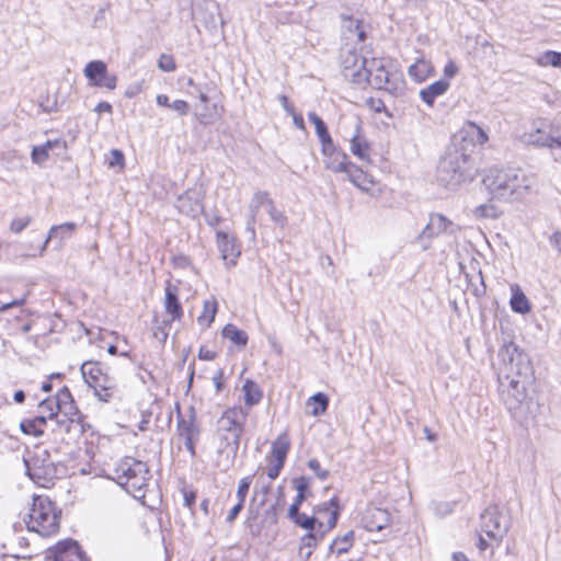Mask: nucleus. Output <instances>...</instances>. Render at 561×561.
<instances>
[{"mask_svg": "<svg viewBox=\"0 0 561 561\" xmlns=\"http://www.w3.org/2000/svg\"><path fill=\"white\" fill-rule=\"evenodd\" d=\"M501 397L510 411L517 410L527 399L534 370L529 356L515 343L507 342L497 353Z\"/></svg>", "mask_w": 561, "mask_h": 561, "instance_id": "f257e3e1", "label": "nucleus"}, {"mask_svg": "<svg viewBox=\"0 0 561 561\" xmlns=\"http://www.w3.org/2000/svg\"><path fill=\"white\" fill-rule=\"evenodd\" d=\"M491 201L514 203L525 197L536 185V178L518 169H491L483 176Z\"/></svg>", "mask_w": 561, "mask_h": 561, "instance_id": "f03ea898", "label": "nucleus"}, {"mask_svg": "<svg viewBox=\"0 0 561 561\" xmlns=\"http://www.w3.org/2000/svg\"><path fill=\"white\" fill-rule=\"evenodd\" d=\"M472 153L451 140L437 167V180L448 188H454L472 178Z\"/></svg>", "mask_w": 561, "mask_h": 561, "instance_id": "7ed1b4c3", "label": "nucleus"}, {"mask_svg": "<svg viewBox=\"0 0 561 561\" xmlns=\"http://www.w3.org/2000/svg\"><path fill=\"white\" fill-rule=\"evenodd\" d=\"M61 508L48 496L33 495L24 523L28 531L43 538L57 535L61 522Z\"/></svg>", "mask_w": 561, "mask_h": 561, "instance_id": "20e7f679", "label": "nucleus"}, {"mask_svg": "<svg viewBox=\"0 0 561 561\" xmlns=\"http://www.w3.org/2000/svg\"><path fill=\"white\" fill-rule=\"evenodd\" d=\"M367 81L373 88L385 90L392 95H403L405 81L397 64L389 58H370L367 62Z\"/></svg>", "mask_w": 561, "mask_h": 561, "instance_id": "39448f33", "label": "nucleus"}, {"mask_svg": "<svg viewBox=\"0 0 561 561\" xmlns=\"http://www.w3.org/2000/svg\"><path fill=\"white\" fill-rule=\"evenodd\" d=\"M39 409L47 414V420H55L66 433L80 423L79 411L67 387H62L54 397L44 399L39 403Z\"/></svg>", "mask_w": 561, "mask_h": 561, "instance_id": "423d86ee", "label": "nucleus"}, {"mask_svg": "<svg viewBox=\"0 0 561 561\" xmlns=\"http://www.w3.org/2000/svg\"><path fill=\"white\" fill-rule=\"evenodd\" d=\"M115 476L118 483L135 499L144 497V488L149 481L147 465L133 457H125L115 467Z\"/></svg>", "mask_w": 561, "mask_h": 561, "instance_id": "0eeeda50", "label": "nucleus"}, {"mask_svg": "<svg viewBox=\"0 0 561 561\" xmlns=\"http://www.w3.org/2000/svg\"><path fill=\"white\" fill-rule=\"evenodd\" d=\"M247 419L248 412L244 408L232 407L227 409L218 420V432L227 445L233 447L234 453L239 448Z\"/></svg>", "mask_w": 561, "mask_h": 561, "instance_id": "6e6552de", "label": "nucleus"}, {"mask_svg": "<svg viewBox=\"0 0 561 561\" xmlns=\"http://www.w3.org/2000/svg\"><path fill=\"white\" fill-rule=\"evenodd\" d=\"M358 46L342 45L340 62L342 72L346 79L356 84H365L367 71H365L369 59L358 53Z\"/></svg>", "mask_w": 561, "mask_h": 561, "instance_id": "1a4fd4ad", "label": "nucleus"}, {"mask_svg": "<svg viewBox=\"0 0 561 561\" xmlns=\"http://www.w3.org/2000/svg\"><path fill=\"white\" fill-rule=\"evenodd\" d=\"M523 139L528 145L549 148L552 153L561 138L556 135L552 122L539 119L534 124V128L530 131L524 134Z\"/></svg>", "mask_w": 561, "mask_h": 561, "instance_id": "9d476101", "label": "nucleus"}, {"mask_svg": "<svg viewBox=\"0 0 561 561\" xmlns=\"http://www.w3.org/2000/svg\"><path fill=\"white\" fill-rule=\"evenodd\" d=\"M458 226L442 214H432L430 220L422 232L419 234V241L422 249L430 248V240L443 233L453 234L458 230Z\"/></svg>", "mask_w": 561, "mask_h": 561, "instance_id": "9b49d317", "label": "nucleus"}, {"mask_svg": "<svg viewBox=\"0 0 561 561\" xmlns=\"http://www.w3.org/2000/svg\"><path fill=\"white\" fill-rule=\"evenodd\" d=\"M453 140L465 147L470 153H473L477 146H483L489 141V135L481 126L468 121L459 133L453 137Z\"/></svg>", "mask_w": 561, "mask_h": 561, "instance_id": "f8f14e48", "label": "nucleus"}, {"mask_svg": "<svg viewBox=\"0 0 561 561\" xmlns=\"http://www.w3.org/2000/svg\"><path fill=\"white\" fill-rule=\"evenodd\" d=\"M482 531L495 542H500L506 535L508 525L505 516L497 510L489 508L481 515Z\"/></svg>", "mask_w": 561, "mask_h": 561, "instance_id": "ddd939ff", "label": "nucleus"}, {"mask_svg": "<svg viewBox=\"0 0 561 561\" xmlns=\"http://www.w3.org/2000/svg\"><path fill=\"white\" fill-rule=\"evenodd\" d=\"M83 75L91 85L114 90L117 87V77L107 72V66L102 60H92L83 69Z\"/></svg>", "mask_w": 561, "mask_h": 561, "instance_id": "4468645a", "label": "nucleus"}, {"mask_svg": "<svg viewBox=\"0 0 561 561\" xmlns=\"http://www.w3.org/2000/svg\"><path fill=\"white\" fill-rule=\"evenodd\" d=\"M46 559L51 561H88L76 540L66 539L57 542L46 551Z\"/></svg>", "mask_w": 561, "mask_h": 561, "instance_id": "2eb2a0df", "label": "nucleus"}, {"mask_svg": "<svg viewBox=\"0 0 561 561\" xmlns=\"http://www.w3.org/2000/svg\"><path fill=\"white\" fill-rule=\"evenodd\" d=\"M178 434L183 439L186 450L192 457L195 456V446L199 439L201 430L195 421V414L191 409L187 416H180L178 420Z\"/></svg>", "mask_w": 561, "mask_h": 561, "instance_id": "dca6fc26", "label": "nucleus"}, {"mask_svg": "<svg viewBox=\"0 0 561 561\" xmlns=\"http://www.w3.org/2000/svg\"><path fill=\"white\" fill-rule=\"evenodd\" d=\"M321 153L324 167L332 172L344 173L351 163L348 156L334 145L333 139L321 145Z\"/></svg>", "mask_w": 561, "mask_h": 561, "instance_id": "f3484780", "label": "nucleus"}, {"mask_svg": "<svg viewBox=\"0 0 561 561\" xmlns=\"http://www.w3.org/2000/svg\"><path fill=\"white\" fill-rule=\"evenodd\" d=\"M354 131L350 138V151L364 163H371V145L365 136L359 119L353 122Z\"/></svg>", "mask_w": 561, "mask_h": 561, "instance_id": "a211bd4d", "label": "nucleus"}, {"mask_svg": "<svg viewBox=\"0 0 561 561\" xmlns=\"http://www.w3.org/2000/svg\"><path fill=\"white\" fill-rule=\"evenodd\" d=\"M194 18L208 30H215L219 19V7L214 0H203L193 7Z\"/></svg>", "mask_w": 561, "mask_h": 561, "instance_id": "6ab92c4d", "label": "nucleus"}, {"mask_svg": "<svg viewBox=\"0 0 561 561\" xmlns=\"http://www.w3.org/2000/svg\"><path fill=\"white\" fill-rule=\"evenodd\" d=\"M314 513L319 518L318 528L323 529V533L331 530L335 527L339 517L337 500L334 497L329 502L317 505Z\"/></svg>", "mask_w": 561, "mask_h": 561, "instance_id": "aec40b11", "label": "nucleus"}, {"mask_svg": "<svg viewBox=\"0 0 561 561\" xmlns=\"http://www.w3.org/2000/svg\"><path fill=\"white\" fill-rule=\"evenodd\" d=\"M163 306L167 314V319L163 321L164 324H170L182 319L183 308L178 297V288L170 283H168L164 288Z\"/></svg>", "mask_w": 561, "mask_h": 561, "instance_id": "412c9836", "label": "nucleus"}, {"mask_svg": "<svg viewBox=\"0 0 561 561\" xmlns=\"http://www.w3.org/2000/svg\"><path fill=\"white\" fill-rule=\"evenodd\" d=\"M343 45L359 46L366 37L363 23L353 18H346L343 21Z\"/></svg>", "mask_w": 561, "mask_h": 561, "instance_id": "4be33fe9", "label": "nucleus"}, {"mask_svg": "<svg viewBox=\"0 0 561 561\" xmlns=\"http://www.w3.org/2000/svg\"><path fill=\"white\" fill-rule=\"evenodd\" d=\"M272 202L270 194L265 191H257L253 194L249 204L250 217L247 221V231L251 233L252 238H255V222L259 210L261 208L266 209Z\"/></svg>", "mask_w": 561, "mask_h": 561, "instance_id": "5701e85b", "label": "nucleus"}, {"mask_svg": "<svg viewBox=\"0 0 561 561\" xmlns=\"http://www.w3.org/2000/svg\"><path fill=\"white\" fill-rule=\"evenodd\" d=\"M217 244L226 265L233 266L241 254L233 237L226 232H217Z\"/></svg>", "mask_w": 561, "mask_h": 561, "instance_id": "b1692460", "label": "nucleus"}, {"mask_svg": "<svg viewBox=\"0 0 561 561\" xmlns=\"http://www.w3.org/2000/svg\"><path fill=\"white\" fill-rule=\"evenodd\" d=\"M93 389L94 396L102 402H110L116 393V382L107 374L99 377L96 381L89 385Z\"/></svg>", "mask_w": 561, "mask_h": 561, "instance_id": "393cba45", "label": "nucleus"}, {"mask_svg": "<svg viewBox=\"0 0 561 561\" xmlns=\"http://www.w3.org/2000/svg\"><path fill=\"white\" fill-rule=\"evenodd\" d=\"M364 524L368 531H379L390 524V515L386 510L371 508L364 516Z\"/></svg>", "mask_w": 561, "mask_h": 561, "instance_id": "a878e982", "label": "nucleus"}, {"mask_svg": "<svg viewBox=\"0 0 561 561\" xmlns=\"http://www.w3.org/2000/svg\"><path fill=\"white\" fill-rule=\"evenodd\" d=\"M176 208L191 217H195L203 210V205L194 192H185L176 201Z\"/></svg>", "mask_w": 561, "mask_h": 561, "instance_id": "bb28decb", "label": "nucleus"}, {"mask_svg": "<svg viewBox=\"0 0 561 561\" xmlns=\"http://www.w3.org/2000/svg\"><path fill=\"white\" fill-rule=\"evenodd\" d=\"M433 73L434 67L432 62L423 57L417 58L408 69L409 77L416 83L424 82Z\"/></svg>", "mask_w": 561, "mask_h": 561, "instance_id": "cd10ccee", "label": "nucleus"}, {"mask_svg": "<svg viewBox=\"0 0 561 561\" xmlns=\"http://www.w3.org/2000/svg\"><path fill=\"white\" fill-rule=\"evenodd\" d=\"M55 148L65 149L66 142L60 139H55L48 140L41 146H34L31 152L32 162L38 165L43 164L48 159L49 151Z\"/></svg>", "mask_w": 561, "mask_h": 561, "instance_id": "c85d7f7f", "label": "nucleus"}, {"mask_svg": "<svg viewBox=\"0 0 561 561\" xmlns=\"http://www.w3.org/2000/svg\"><path fill=\"white\" fill-rule=\"evenodd\" d=\"M449 88V82L446 80H438L434 83L422 89L419 93L421 100L428 106H433L436 98L445 94Z\"/></svg>", "mask_w": 561, "mask_h": 561, "instance_id": "c756f323", "label": "nucleus"}, {"mask_svg": "<svg viewBox=\"0 0 561 561\" xmlns=\"http://www.w3.org/2000/svg\"><path fill=\"white\" fill-rule=\"evenodd\" d=\"M511 289V300L510 305L514 312L526 314L530 311V302L527 299L526 295L522 290L520 286L518 284H512L510 286Z\"/></svg>", "mask_w": 561, "mask_h": 561, "instance_id": "7c9ffc66", "label": "nucleus"}, {"mask_svg": "<svg viewBox=\"0 0 561 561\" xmlns=\"http://www.w3.org/2000/svg\"><path fill=\"white\" fill-rule=\"evenodd\" d=\"M325 533H323V529L317 530V533H308L300 539V546H299V556L307 561L314 548L318 546V543L321 541L322 537Z\"/></svg>", "mask_w": 561, "mask_h": 561, "instance_id": "2f4dec72", "label": "nucleus"}, {"mask_svg": "<svg viewBox=\"0 0 561 561\" xmlns=\"http://www.w3.org/2000/svg\"><path fill=\"white\" fill-rule=\"evenodd\" d=\"M344 173L347 175V179L360 190L367 191L373 185L371 178L353 162L350 163Z\"/></svg>", "mask_w": 561, "mask_h": 561, "instance_id": "473e14b6", "label": "nucleus"}, {"mask_svg": "<svg viewBox=\"0 0 561 561\" xmlns=\"http://www.w3.org/2000/svg\"><path fill=\"white\" fill-rule=\"evenodd\" d=\"M244 404L248 408L256 405L263 398V391L253 380L247 379L242 386Z\"/></svg>", "mask_w": 561, "mask_h": 561, "instance_id": "72a5a7b5", "label": "nucleus"}, {"mask_svg": "<svg viewBox=\"0 0 561 561\" xmlns=\"http://www.w3.org/2000/svg\"><path fill=\"white\" fill-rule=\"evenodd\" d=\"M76 229L77 225L75 222H65L61 225L53 226L41 248V253H43L46 250V247L51 239L59 238L60 240H65L68 237H70Z\"/></svg>", "mask_w": 561, "mask_h": 561, "instance_id": "f704fd0d", "label": "nucleus"}, {"mask_svg": "<svg viewBox=\"0 0 561 561\" xmlns=\"http://www.w3.org/2000/svg\"><path fill=\"white\" fill-rule=\"evenodd\" d=\"M46 426L47 417L45 415L23 420L20 424V427L24 434L33 435L36 437L43 435Z\"/></svg>", "mask_w": 561, "mask_h": 561, "instance_id": "c9c22d12", "label": "nucleus"}, {"mask_svg": "<svg viewBox=\"0 0 561 561\" xmlns=\"http://www.w3.org/2000/svg\"><path fill=\"white\" fill-rule=\"evenodd\" d=\"M290 442L288 435L283 433L272 444V458L275 462L285 463Z\"/></svg>", "mask_w": 561, "mask_h": 561, "instance_id": "e433bc0d", "label": "nucleus"}, {"mask_svg": "<svg viewBox=\"0 0 561 561\" xmlns=\"http://www.w3.org/2000/svg\"><path fill=\"white\" fill-rule=\"evenodd\" d=\"M218 302L215 298H210L204 301L203 311L197 317V323L203 328H208L217 313Z\"/></svg>", "mask_w": 561, "mask_h": 561, "instance_id": "4c0bfd02", "label": "nucleus"}, {"mask_svg": "<svg viewBox=\"0 0 561 561\" xmlns=\"http://www.w3.org/2000/svg\"><path fill=\"white\" fill-rule=\"evenodd\" d=\"M80 370H81L82 377L88 386L91 385L92 382L96 381V379H99V377H102L103 375L106 374L103 371L99 362H92V360L84 362L81 365Z\"/></svg>", "mask_w": 561, "mask_h": 561, "instance_id": "58836bf2", "label": "nucleus"}, {"mask_svg": "<svg viewBox=\"0 0 561 561\" xmlns=\"http://www.w3.org/2000/svg\"><path fill=\"white\" fill-rule=\"evenodd\" d=\"M329 405V398L322 392L311 396L307 401V407L310 409V414L313 416L322 415Z\"/></svg>", "mask_w": 561, "mask_h": 561, "instance_id": "ea45409f", "label": "nucleus"}, {"mask_svg": "<svg viewBox=\"0 0 561 561\" xmlns=\"http://www.w3.org/2000/svg\"><path fill=\"white\" fill-rule=\"evenodd\" d=\"M222 336L230 340L233 344L242 347L248 343V334L231 323L224 327Z\"/></svg>", "mask_w": 561, "mask_h": 561, "instance_id": "a19ab883", "label": "nucleus"}, {"mask_svg": "<svg viewBox=\"0 0 561 561\" xmlns=\"http://www.w3.org/2000/svg\"><path fill=\"white\" fill-rule=\"evenodd\" d=\"M355 534L353 530H348L342 537H337L333 540L330 546L331 552H336L337 554H342L347 552L354 543Z\"/></svg>", "mask_w": 561, "mask_h": 561, "instance_id": "79ce46f5", "label": "nucleus"}, {"mask_svg": "<svg viewBox=\"0 0 561 561\" xmlns=\"http://www.w3.org/2000/svg\"><path fill=\"white\" fill-rule=\"evenodd\" d=\"M536 64L540 67H561V53L554 50H547L535 59Z\"/></svg>", "mask_w": 561, "mask_h": 561, "instance_id": "37998d69", "label": "nucleus"}, {"mask_svg": "<svg viewBox=\"0 0 561 561\" xmlns=\"http://www.w3.org/2000/svg\"><path fill=\"white\" fill-rule=\"evenodd\" d=\"M308 118L314 125L321 145L332 139L324 122L314 112H310Z\"/></svg>", "mask_w": 561, "mask_h": 561, "instance_id": "c03bdc74", "label": "nucleus"}, {"mask_svg": "<svg viewBox=\"0 0 561 561\" xmlns=\"http://www.w3.org/2000/svg\"><path fill=\"white\" fill-rule=\"evenodd\" d=\"M477 218H491L495 219L500 217L502 211L493 203H485L477 206L473 210Z\"/></svg>", "mask_w": 561, "mask_h": 561, "instance_id": "a18cd8bd", "label": "nucleus"}, {"mask_svg": "<svg viewBox=\"0 0 561 561\" xmlns=\"http://www.w3.org/2000/svg\"><path fill=\"white\" fill-rule=\"evenodd\" d=\"M266 211L270 215V218L271 220L277 225L278 227L280 228H284L286 222H287V218L286 216L279 211L276 207H275V204L274 202H272L271 204H268V207L266 208Z\"/></svg>", "mask_w": 561, "mask_h": 561, "instance_id": "49530a36", "label": "nucleus"}, {"mask_svg": "<svg viewBox=\"0 0 561 561\" xmlns=\"http://www.w3.org/2000/svg\"><path fill=\"white\" fill-rule=\"evenodd\" d=\"M293 520L305 529L314 530L316 526L318 527L319 518L308 517L305 514H299V516L295 517Z\"/></svg>", "mask_w": 561, "mask_h": 561, "instance_id": "de8ad7c7", "label": "nucleus"}, {"mask_svg": "<svg viewBox=\"0 0 561 561\" xmlns=\"http://www.w3.org/2000/svg\"><path fill=\"white\" fill-rule=\"evenodd\" d=\"M251 483H252V477H250V476L244 477L239 481V485H238V490H237L238 502L244 504V501L248 495Z\"/></svg>", "mask_w": 561, "mask_h": 561, "instance_id": "09e8293b", "label": "nucleus"}, {"mask_svg": "<svg viewBox=\"0 0 561 561\" xmlns=\"http://www.w3.org/2000/svg\"><path fill=\"white\" fill-rule=\"evenodd\" d=\"M298 489V494H297V497H296V501L290 505L289 510H288V515L291 519H294L295 517L299 516V506L301 504V502L304 501V490H305V485L304 484H299L297 486Z\"/></svg>", "mask_w": 561, "mask_h": 561, "instance_id": "8fccbe9b", "label": "nucleus"}, {"mask_svg": "<svg viewBox=\"0 0 561 561\" xmlns=\"http://www.w3.org/2000/svg\"><path fill=\"white\" fill-rule=\"evenodd\" d=\"M158 67L162 71L172 72L175 70L176 65L171 55L162 54L158 60Z\"/></svg>", "mask_w": 561, "mask_h": 561, "instance_id": "3c124183", "label": "nucleus"}, {"mask_svg": "<svg viewBox=\"0 0 561 561\" xmlns=\"http://www.w3.org/2000/svg\"><path fill=\"white\" fill-rule=\"evenodd\" d=\"M32 221V218L30 216L14 218L11 221L10 229L14 233H20L23 231Z\"/></svg>", "mask_w": 561, "mask_h": 561, "instance_id": "603ef678", "label": "nucleus"}, {"mask_svg": "<svg viewBox=\"0 0 561 561\" xmlns=\"http://www.w3.org/2000/svg\"><path fill=\"white\" fill-rule=\"evenodd\" d=\"M110 160H108V167L115 168L118 167L119 169L124 168L125 164V158L122 151L117 149H112L110 152Z\"/></svg>", "mask_w": 561, "mask_h": 561, "instance_id": "864d4df0", "label": "nucleus"}, {"mask_svg": "<svg viewBox=\"0 0 561 561\" xmlns=\"http://www.w3.org/2000/svg\"><path fill=\"white\" fill-rule=\"evenodd\" d=\"M170 108L176 112L181 116H185L190 112V105L184 100H175L170 104Z\"/></svg>", "mask_w": 561, "mask_h": 561, "instance_id": "5fc2aeb1", "label": "nucleus"}, {"mask_svg": "<svg viewBox=\"0 0 561 561\" xmlns=\"http://www.w3.org/2000/svg\"><path fill=\"white\" fill-rule=\"evenodd\" d=\"M308 467L321 479L324 480L328 477V472L323 470L320 462L317 459H310Z\"/></svg>", "mask_w": 561, "mask_h": 561, "instance_id": "6e6d98bb", "label": "nucleus"}, {"mask_svg": "<svg viewBox=\"0 0 561 561\" xmlns=\"http://www.w3.org/2000/svg\"><path fill=\"white\" fill-rule=\"evenodd\" d=\"M549 242L552 248L561 254V231H556L549 237Z\"/></svg>", "mask_w": 561, "mask_h": 561, "instance_id": "4d7b16f0", "label": "nucleus"}, {"mask_svg": "<svg viewBox=\"0 0 561 561\" xmlns=\"http://www.w3.org/2000/svg\"><path fill=\"white\" fill-rule=\"evenodd\" d=\"M458 72V67L454 61H448L444 68V76L448 79L454 78Z\"/></svg>", "mask_w": 561, "mask_h": 561, "instance_id": "13d9d810", "label": "nucleus"}, {"mask_svg": "<svg viewBox=\"0 0 561 561\" xmlns=\"http://www.w3.org/2000/svg\"><path fill=\"white\" fill-rule=\"evenodd\" d=\"M242 508H243V503L238 502V503H237V504H236V505H234V506L229 511V513H228V515H227V522H228V523H232V522L237 518L238 514L241 512V510H242Z\"/></svg>", "mask_w": 561, "mask_h": 561, "instance_id": "bf43d9fd", "label": "nucleus"}, {"mask_svg": "<svg viewBox=\"0 0 561 561\" xmlns=\"http://www.w3.org/2000/svg\"><path fill=\"white\" fill-rule=\"evenodd\" d=\"M284 463L275 462L272 467L267 470V476L270 479H276L283 468Z\"/></svg>", "mask_w": 561, "mask_h": 561, "instance_id": "052dcab7", "label": "nucleus"}, {"mask_svg": "<svg viewBox=\"0 0 561 561\" xmlns=\"http://www.w3.org/2000/svg\"><path fill=\"white\" fill-rule=\"evenodd\" d=\"M293 116V122H294V125L300 129V130H305L306 129V126H305V121H304V117L301 114H298L296 112H294L293 114H290Z\"/></svg>", "mask_w": 561, "mask_h": 561, "instance_id": "680f3d73", "label": "nucleus"}, {"mask_svg": "<svg viewBox=\"0 0 561 561\" xmlns=\"http://www.w3.org/2000/svg\"><path fill=\"white\" fill-rule=\"evenodd\" d=\"M94 111L98 113H112V105L108 102L102 101L95 106Z\"/></svg>", "mask_w": 561, "mask_h": 561, "instance_id": "e2e57ef3", "label": "nucleus"}, {"mask_svg": "<svg viewBox=\"0 0 561 561\" xmlns=\"http://www.w3.org/2000/svg\"><path fill=\"white\" fill-rule=\"evenodd\" d=\"M156 101H157L158 105L170 108V104L171 103H170V100H169L168 95H165V94H158L157 98H156Z\"/></svg>", "mask_w": 561, "mask_h": 561, "instance_id": "0e129e2a", "label": "nucleus"}, {"mask_svg": "<svg viewBox=\"0 0 561 561\" xmlns=\"http://www.w3.org/2000/svg\"><path fill=\"white\" fill-rule=\"evenodd\" d=\"M551 157H552L553 161L561 164V139L558 142V145L556 146V148L553 149Z\"/></svg>", "mask_w": 561, "mask_h": 561, "instance_id": "69168bd1", "label": "nucleus"}, {"mask_svg": "<svg viewBox=\"0 0 561 561\" xmlns=\"http://www.w3.org/2000/svg\"><path fill=\"white\" fill-rule=\"evenodd\" d=\"M279 100H280L283 108L286 111L287 114L290 115L295 112L294 108L289 105L288 99L285 95H280Z\"/></svg>", "mask_w": 561, "mask_h": 561, "instance_id": "338daca9", "label": "nucleus"}, {"mask_svg": "<svg viewBox=\"0 0 561 561\" xmlns=\"http://www.w3.org/2000/svg\"><path fill=\"white\" fill-rule=\"evenodd\" d=\"M453 561H469L462 552H456L453 554Z\"/></svg>", "mask_w": 561, "mask_h": 561, "instance_id": "774afa93", "label": "nucleus"}]
</instances>
